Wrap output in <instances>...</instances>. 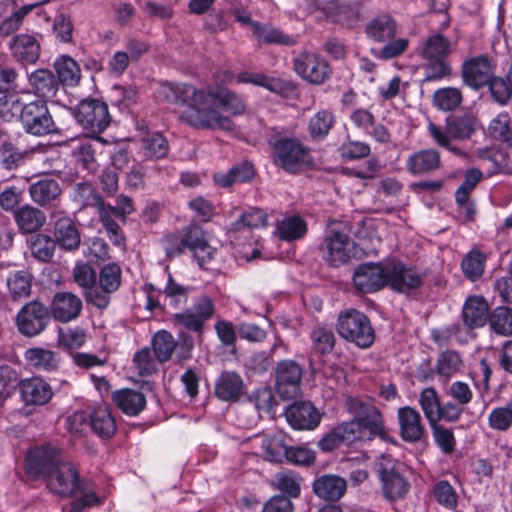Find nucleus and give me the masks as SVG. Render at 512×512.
I'll list each match as a JSON object with an SVG mask.
<instances>
[{
	"label": "nucleus",
	"instance_id": "nucleus-1",
	"mask_svg": "<svg viewBox=\"0 0 512 512\" xmlns=\"http://www.w3.org/2000/svg\"><path fill=\"white\" fill-rule=\"evenodd\" d=\"M155 95L159 102L183 106L180 120L201 130H233L234 123L219 108L230 115L243 114L246 108L241 96L224 87L197 88L187 83L164 82Z\"/></svg>",
	"mask_w": 512,
	"mask_h": 512
},
{
	"label": "nucleus",
	"instance_id": "nucleus-2",
	"mask_svg": "<svg viewBox=\"0 0 512 512\" xmlns=\"http://www.w3.org/2000/svg\"><path fill=\"white\" fill-rule=\"evenodd\" d=\"M397 32V23L388 13H378L370 17L365 26L366 37L375 43H385L379 52L382 59H392L401 55L408 46L405 38L394 39Z\"/></svg>",
	"mask_w": 512,
	"mask_h": 512
},
{
	"label": "nucleus",
	"instance_id": "nucleus-3",
	"mask_svg": "<svg viewBox=\"0 0 512 512\" xmlns=\"http://www.w3.org/2000/svg\"><path fill=\"white\" fill-rule=\"evenodd\" d=\"M268 142L274 163L289 173H297L311 163L309 150L296 138L273 135Z\"/></svg>",
	"mask_w": 512,
	"mask_h": 512
},
{
	"label": "nucleus",
	"instance_id": "nucleus-4",
	"mask_svg": "<svg viewBox=\"0 0 512 512\" xmlns=\"http://www.w3.org/2000/svg\"><path fill=\"white\" fill-rule=\"evenodd\" d=\"M337 332L361 348L370 347L375 338L369 318L356 309H348L339 314Z\"/></svg>",
	"mask_w": 512,
	"mask_h": 512
},
{
	"label": "nucleus",
	"instance_id": "nucleus-5",
	"mask_svg": "<svg viewBox=\"0 0 512 512\" xmlns=\"http://www.w3.org/2000/svg\"><path fill=\"white\" fill-rule=\"evenodd\" d=\"M354 250V242L349 234L339 228H329L318 246L320 257L328 265L338 267L347 263Z\"/></svg>",
	"mask_w": 512,
	"mask_h": 512
},
{
	"label": "nucleus",
	"instance_id": "nucleus-6",
	"mask_svg": "<svg viewBox=\"0 0 512 512\" xmlns=\"http://www.w3.org/2000/svg\"><path fill=\"white\" fill-rule=\"evenodd\" d=\"M122 270L116 263L104 265L97 276L96 287L85 294L86 301L98 309H106L114 294L121 285Z\"/></svg>",
	"mask_w": 512,
	"mask_h": 512
},
{
	"label": "nucleus",
	"instance_id": "nucleus-7",
	"mask_svg": "<svg viewBox=\"0 0 512 512\" xmlns=\"http://www.w3.org/2000/svg\"><path fill=\"white\" fill-rule=\"evenodd\" d=\"M64 461L59 447L46 443L30 449L26 456V472L33 478L46 479Z\"/></svg>",
	"mask_w": 512,
	"mask_h": 512
},
{
	"label": "nucleus",
	"instance_id": "nucleus-8",
	"mask_svg": "<svg viewBox=\"0 0 512 512\" xmlns=\"http://www.w3.org/2000/svg\"><path fill=\"white\" fill-rule=\"evenodd\" d=\"M20 120L25 131L35 136L57 132L45 100H35L25 104L21 109Z\"/></svg>",
	"mask_w": 512,
	"mask_h": 512
},
{
	"label": "nucleus",
	"instance_id": "nucleus-9",
	"mask_svg": "<svg viewBox=\"0 0 512 512\" xmlns=\"http://www.w3.org/2000/svg\"><path fill=\"white\" fill-rule=\"evenodd\" d=\"M50 311L37 300L26 303L16 316L18 331L26 337L40 335L50 323Z\"/></svg>",
	"mask_w": 512,
	"mask_h": 512
},
{
	"label": "nucleus",
	"instance_id": "nucleus-10",
	"mask_svg": "<svg viewBox=\"0 0 512 512\" xmlns=\"http://www.w3.org/2000/svg\"><path fill=\"white\" fill-rule=\"evenodd\" d=\"M75 118L88 132L102 133L110 124L108 105L97 99L82 100L75 110Z\"/></svg>",
	"mask_w": 512,
	"mask_h": 512
},
{
	"label": "nucleus",
	"instance_id": "nucleus-11",
	"mask_svg": "<svg viewBox=\"0 0 512 512\" xmlns=\"http://www.w3.org/2000/svg\"><path fill=\"white\" fill-rule=\"evenodd\" d=\"M303 367L294 360H282L274 369L275 390L283 399L296 398L300 393Z\"/></svg>",
	"mask_w": 512,
	"mask_h": 512
},
{
	"label": "nucleus",
	"instance_id": "nucleus-12",
	"mask_svg": "<svg viewBox=\"0 0 512 512\" xmlns=\"http://www.w3.org/2000/svg\"><path fill=\"white\" fill-rule=\"evenodd\" d=\"M496 66L495 59L486 54L469 58L462 64L463 82L474 90H480L492 78Z\"/></svg>",
	"mask_w": 512,
	"mask_h": 512
},
{
	"label": "nucleus",
	"instance_id": "nucleus-13",
	"mask_svg": "<svg viewBox=\"0 0 512 512\" xmlns=\"http://www.w3.org/2000/svg\"><path fill=\"white\" fill-rule=\"evenodd\" d=\"M214 312L213 300L207 295H202L194 302L192 308L176 313L172 320L177 326L202 333L205 322L212 318Z\"/></svg>",
	"mask_w": 512,
	"mask_h": 512
},
{
	"label": "nucleus",
	"instance_id": "nucleus-14",
	"mask_svg": "<svg viewBox=\"0 0 512 512\" xmlns=\"http://www.w3.org/2000/svg\"><path fill=\"white\" fill-rule=\"evenodd\" d=\"M294 70L303 80L313 85H322L331 76L329 63L311 52H303L294 59Z\"/></svg>",
	"mask_w": 512,
	"mask_h": 512
},
{
	"label": "nucleus",
	"instance_id": "nucleus-15",
	"mask_svg": "<svg viewBox=\"0 0 512 512\" xmlns=\"http://www.w3.org/2000/svg\"><path fill=\"white\" fill-rule=\"evenodd\" d=\"M45 480L48 488L61 497H70L82 490L76 467L65 460Z\"/></svg>",
	"mask_w": 512,
	"mask_h": 512
},
{
	"label": "nucleus",
	"instance_id": "nucleus-16",
	"mask_svg": "<svg viewBox=\"0 0 512 512\" xmlns=\"http://www.w3.org/2000/svg\"><path fill=\"white\" fill-rule=\"evenodd\" d=\"M356 289L363 293H373L388 285L386 263H364L357 267L353 275Z\"/></svg>",
	"mask_w": 512,
	"mask_h": 512
},
{
	"label": "nucleus",
	"instance_id": "nucleus-17",
	"mask_svg": "<svg viewBox=\"0 0 512 512\" xmlns=\"http://www.w3.org/2000/svg\"><path fill=\"white\" fill-rule=\"evenodd\" d=\"M388 285L395 291L406 293L422 285L421 274L413 267L405 266L398 261L386 262Z\"/></svg>",
	"mask_w": 512,
	"mask_h": 512
},
{
	"label": "nucleus",
	"instance_id": "nucleus-18",
	"mask_svg": "<svg viewBox=\"0 0 512 512\" xmlns=\"http://www.w3.org/2000/svg\"><path fill=\"white\" fill-rule=\"evenodd\" d=\"M82 309V299L68 291L55 293L49 307L50 316L60 323H68L77 319Z\"/></svg>",
	"mask_w": 512,
	"mask_h": 512
},
{
	"label": "nucleus",
	"instance_id": "nucleus-19",
	"mask_svg": "<svg viewBox=\"0 0 512 512\" xmlns=\"http://www.w3.org/2000/svg\"><path fill=\"white\" fill-rule=\"evenodd\" d=\"M287 422L296 430H312L321 420L318 410L309 402H295L285 411Z\"/></svg>",
	"mask_w": 512,
	"mask_h": 512
},
{
	"label": "nucleus",
	"instance_id": "nucleus-20",
	"mask_svg": "<svg viewBox=\"0 0 512 512\" xmlns=\"http://www.w3.org/2000/svg\"><path fill=\"white\" fill-rule=\"evenodd\" d=\"M400 434L404 441L416 443L425 434V426L420 413L413 407L405 406L397 412Z\"/></svg>",
	"mask_w": 512,
	"mask_h": 512
},
{
	"label": "nucleus",
	"instance_id": "nucleus-21",
	"mask_svg": "<svg viewBox=\"0 0 512 512\" xmlns=\"http://www.w3.org/2000/svg\"><path fill=\"white\" fill-rule=\"evenodd\" d=\"M28 193L35 204L47 207L60 200L62 188L56 179L44 176L29 185Z\"/></svg>",
	"mask_w": 512,
	"mask_h": 512
},
{
	"label": "nucleus",
	"instance_id": "nucleus-22",
	"mask_svg": "<svg viewBox=\"0 0 512 512\" xmlns=\"http://www.w3.org/2000/svg\"><path fill=\"white\" fill-rule=\"evenodd\" d=\"M184 247L193 251L199 265L202 267L209 261L214 249L208 244L204 230L197 225H190L182 231Z\"/></svg>",
	"mask_w": 512,
	"mask_h": 512
},
{
	"label": "nucleus",
	"instance_id": "nucleus-23",
	"mask_svg": "<svg viewBox=\"0 0 512 512\" xmlns=\"http://www.w3.org/2000/svg\"><path fill=\"white\" fill-rule=\"evenodd\" d=\"M53 240L55 244L66 251H74L81 243V233L78 224L70 217L64 216L54 223Z\"/></svg>",
	"mask_w": 512,
	"mask_h": 512
},
{
	"label": "nucleus",
	"instance_id": "nucleus-24",
	"mask_svg": "<svg viewBox=\"0 0 512 512\" xmlns=\"http://www.w3.org/2000/svg\"><path fill=\"white\" fill-rule=\"evenodd\" d=\"M441 165V157L435 149H423L412 153L406 160V168L414 176L430 174Z\"/></svg>",
	"mask_w": 512,
	"mask_h": 512
},
{
	"label": "nucleus",
	"instance_id": "nucleus-25",
	"mask_svg": "<svg viewBox=\"0 0 512 512\" xmlns=\"http://www.w3.org/2000/svg\"><path fill=\"white\" fill-rule=\"evenodd\" d=\"M9 47L13 57L21 63L34 64L39 59L40 44L33 35H17Z\"/></svg>",
	"mask_w": 512,
	"mask_h": 512
},
{
	"label": "nucleus",
	"instance_id": "nucleus-26",
	"mask_svg": "<svg viewBox=\"0 0 512 512\" xmlns=\"http://www.w3.org/2000/svg\"><path fill=\"white\" fill-rule=\"evenodd\" d=\"M20 391L26 404L32 405H44L53 395L50 385L38 377L22 380Z\"/></svg>",
	"mask_w": 512,
	"mask_h": 512
},
{
	"label": "nucleus",
	"instance_id": "nucleus-27",
	"mask_svg": "<svg viewBox=\"0 0 512 512\" xmlns=\"http://www.w3.org/2000/svg\"><path fill=\"white\" fill-rule=\"evenodd\" d=\"M346 489V480L332 474L322 475L313 483L314 493L326 501L339 500L345 494Z\"/></svg>",
	"mask_w": 512,
	"mask_h": 512
},
{
	"label": "nucleus",
	"instance_id": "nucleus-28",
	"mask_svg": "<svg viewBox=\"0 0 512 512\" xmlns=\"http://www.w3.org/2000/svg\"><path fill=\"white\" fill-rule=\"evenodd\" d=\"M239 83H250L256 86L264 87L270 92L286 95L295 89L292 82L277 77H269L262 73L242 72L237 76Z\"/></svg>",
	"mask_w": 512,
	"mask_h": 512
},
{
	"label": "nucleus",
	"instance_id": "nucleus-29",
	"mask_svg": "<svg viewBox=\"0 0 512 512\" xmlns=\"http://www.w3.org/2000/svg\"><path fill=\"white\" fill-rule=\"evenodd\" d=\"M489 317V306L483 297H469L462 309L464 324L473 329L486 324Z\"/></svg>",
	"mask_w": 512,
	"mask_h": 512
},
{
	"label": "nucleus",
	"instance_id": "nucleus-30",
	"mask_svg": "<svg viewBox=\"0 0 512 512\" xmlns=\"http://www.w3.org/2000/svg\"><path fill=\"white\" fill-rule=\"evenodd\" d=\"M28 82L34 93L41 100L53 98L59 90V81L48 69H37L28 77Z\"/></svg>",
	"mask_w": 512,
	"mask_h": 512
},
{
	"label": "nucleus",
	"instance_id": "nucleus-31",
	"mask_svg": "<svg viewBox=\"0 0 512 512\" xmlns=\"http://www.w3.org/2000/svg\"><path fill=\"white\" fill-rule=\"evenodd\" d=\"M14 218L22 233H35L46 223V214L41 209L29 204L17 208Z\"/></svg>",
	"mask_w": 512,
	"mask_h": 512
},
{
	"label": "nucleus",
	"instance_id": "nucleus-32",
	"mask_svg": "<svg viewBox=\"0 0 512 512\" xmlns=\"http://www.w3.org/2000/svg\"><path fill=\"white\" fill-rule=\"evenodd\" d=\"M255 174L254 165L251 162L243 161L232 166L226 173H215L213 179L218 186L228 188L235 183L251 181Z\"/></svg>",
	"mask_w": 512,
	"mask_h": 512
},
{
	"label": "nucleus",
	"instance_id": "nucleus-33",
	"mask_svg": "<svg viewBox=\"0 0 512 512\" xmlns=\"http://www.w3.org/2000/svg\"><path fill=\"white\" fill-rule=\"evenodd\" d=\"M89 424L93 432L104 440L111 439L117 430L115 418L106 406H99L91 412Z\"/></svg>",
	"mask_w": 512,
	"mask_h": 512
},
{
	"label": "nucleus",
	"instance_id": "nucleus-34",
	"mask_svg": "<svg viewBox=\"0 0 512 512\" xmlns=\"http://www.w3.org/2000/svg\"><path fill=\"white\" fill-rule=\"evenodd\" d=\"M379 475L382 481L383 493L386 498L397 500L407 494L409 483L394 468H382L379 471Z\"/></svg>",
	"mask_w": 512,
	"mask_h": 512
},
{
	"label": "nucleus",
	"instance_id": "nucleus-35",
	"mask_svg": "<svg viewBox=\"0 0 512 512\" xmlns=\"http://www.w3.org/2000/svg\"><path fill=\"white\" fill-rule=\"evenodd\" d=\"M24 356L27 363L38 371L52 372L57 370L60 364L57 352L41 347L27 349Z\"/></svg>",
	"mask_w": 512,
	"mask_h": 512
},
{
	"label": "nucleus",
	"instance_id": "nucleus-36",
	"mask_svg": "<svg viewBox=\"0 0 512 512\" xmlns=\"http://www.w3.org/2000/svg\"><path fill=\"white\" fill-rule=\"evenodd\" d=\"M453 51L451 41L440 33H432L422 43L420 55L423 59H447Z\"/></svg>",
	"mask_w": 512,
	"mask_h": 512
},
{
	"label": "nucleus",
	"instance_id": "nucleus-37",
	"mask_svg": "<svg viewBox=\"0 0 512 512\" xmlns=\"http://www.w3.org/2000/svg\"><path fill=\"white\" fill-rule=\"evenodd\" d=\"M253 37L265 44H277L292 46L296 44V38L285 34L270 23H252Z\"/></svg>",
	"mask_w": 512,
	"mask_h": 512
},
{
	"label": "nucleus",
	"instance_id": "nucleus-38",
	"mask_svg": "<svg viewBox=\"0 0 512 512\" xmlns=\"http://www.w3.org/2000/svg\"><path fill=\"white\" fill-rule=\"evenodd\" d=\"M243 390V380L235 372H223L215 385L216 396L223 401H234L239 398Z\"/></svg>",
	"mask_w": 512,
	"mask_h": 512
},
{
	"label": "nucleus",
	"instance_id": "nucleus-39",
	"mask_svg": "<svg viewBox=\"0 0 512 512\" xmlns=\"http://www.w3.org/2000/svg\"><path fill=\"white\" fill-rule=\"evenodd\" d=\"M112 398L117 407L130 416L138 415L146 406L145 396L141 392L132 389L116 391Z\"/></svg>",
	"mask_w": 512,
	"mask_h": 512
},
{
	"label": "nucleus",
	"instance_id": "nucleus-40",
	"mask_svg": "<svg viewBox=\"0 0 512 512\" xmlns=\"http://www.w3.org/2000/svg\"><path fill=\"white\" fill-rule=\"evenodd\" d=\"M101 146L100 138H93L82 141L73 150L76 161L88 172H95L97 169V154Z\"/></svg>",
	"mask_w": 512,
	"mask_h": 512
},
{
	"label": "nucleus",
	"instance_id": "nucleus-41",
	"mask_svg": "<svg viewBox=\"0 0 512 512\" xmlns=\"http://www.w3.org/2000/svg\"><path fill=\"white\" fill-rule=\"evenodd\" d=\"M72 200L79 205L80 208L95 207L98 209V212L101 208L106 207L97 189L87 181L75 184Z\"/></svg>",
	"mask_w": 512,
	"mask_h": 512
},
{
	"label": "nucleus",
	"instance_id": "nucleus-42",
	"mask_svg": "<svg viewBox=\"0 0 512 512\" xmlns=\"http://www.w3.org/2000/svg\"><path fill=\"white\" fill-rule=\"evenodd\" d=\"M25 153L13 143L9 134L0 130V166L6 170L16 169L23 161Z\"/></svg>",
	"mask_w": 512,
	"mask_h": 512
},
{
	"label": "nucleus",
	"instance_id": "nucleus-43",
	"mask_svg": "<svg viewBox=\"0 0 512 512\" xmlns=\"http://www.w3.org/2000/svg\"><path fill=\"white\" fill-rule=\"evenodd\" d=\"M356 421L360 424V428L364 433L369 431L370 436H379L386 438V430L383 424V417L380 411L374 406H366Z\"/></svg>",
	"mask_w": 512,
	"mask_h": 512
},
{
	"label": "nucleus",
	"instance_id": "nucleus-44",
	"mask_svg": "<svg viewBox=\"0 0 512 512\" xmlns=\"http://www.w3.org/2000/svg\"><path fill=\"white\" fill-rule=\"evenodd\" d=\"M54 68L57 72L59 83L67 86H75L81 78V70L77 62L69 56L59 57L55 63Z\"/></svg>",
	"mask_w": 512,
	"mask_h": 512
},
{
	"label": "nucleus",
	"instance_id": "nucleus-45",
	"mask_svg": "<svg viewBox=\"0 0 512 512\" xmlns=\"http://www.w3.org/2000/svg\"><path fill=\"white\" fill-rule=\"evenodd\" d=\"M418 402L430 426L437 424L441 405L437 391L432 387L423 389Z\"/></svg>",
	"mask_w": 512,
	"mask_h": 512
},
{
	"label": "nucleus",
	"instance_id": "nucleus-46",
	"mask_svg": "<svg viewBox=\"0 0 512 512\" xmlns=\"http://www.w3.org/2000/svg\"><path fill=\"white\" fill-rule=\"evenodd\" d=\"M488 131L494 139L512 146V117L508 112L497 114L491 120Z\"/></svg>",
	"mask_w": 512,
	"mask_h": 512
},
{
	"label": "nucleus",
	"instance_id": "nucleus-47",
	"mask_svg": "<svg viewBox=\"0 0 512 512\" xmlns=\"http://www.w3.org/2000/svg\"><path fill=\"white\" fill-rule=\"evenodd\" d=\"M463 361L458 352L446 350L440 354L436 363V373L439 377L447 381L453 375L460 371Z\"/></svg>",
	"mask_w": 512,
	"mask_h": 512
},
{
	"label": "nucleus",
	"instance_id": "nucleus-48",
	"mask_svg": "<svg viewBox=\"0 0 512 512\" xmlns=\"http://www.w3.org/2000/svg\"><path fill=\"white\" fill-rule=\"evenodd\" d=\"M491 98L500 106H507L512 100V85L504 76L493 75L486 84Z\"/></svg>",
	"mask_w": 512,
	"mask_h": 512
},
{
	"label": "nucleus",
	"instance_id": "nucleus-49",
	"mask_svg": "<svg viewBox=\"0 0 512 512\" xmlns=\"http://www.w3.org/2000/svg\"><path fill=\"white\" fill-rule=\"evenodd\" d=\"M462 92L455 87H445L434 92L433 103L442 111H452L462 102Z\"/></svg>",
	"mask_w": 512,
	"mask_h": 512
},
{
	"label": "nucleus",
	"instance_id": "nucleus-50",
	"mask_svg": "<svg viewBox=\"0 0 512 512\" xmlns=\"http://www.w3.org/2000/svg\"><path fill=\"white\" fill-rule=\"evenodd\" d=\"M280 238L293 241L302 238L307 232L305 221L299 216L284 218L278 223Z\"/></svg>",
	"mask_w": 512,
	"mask_h": 512
},
{
	"label": "nucleus",
	"instance_id": "nucleus-51",
	"mask_svg": "<svg viewBox=\"0 0 512 512\" xmlns=\"http://www.w3.org/2000/svg\"><path fill=\"white\" fill-rule=\"evenodd\" d=\"M446 120L448 123V133L453 139H467L475 131V120L471 116H449Z\"/></svg>",
	"mask_w": 512,
	"mask_h": 512
},
{
	"label": "nucleus",
	"instance_id": "nucleus-52",
	"mask_svg": "<svg viewBox=\"0 0 512 512\" xmlns=\"http://www.w3.org/2000/svg\"><path fill=\"white\" fill-rule=\"evenodd\" d=\"M491 329L499 335L512 334V310L509 307L495 308L488 317Z\"/></svg>",
	"mask_w": 512,
	"mask_h": 512
},
{
	"label": "nucleus",
	"instance_id": "nucleus-53",
	"mask_svg": "<svg viewBox=\"0 0 512 512\" xmlns=\"http://www.w3.org/2000/svg\"><path fill=\"white\" fill-rule=\"evenodd\" d=\"M7 286L13 300L27 298L31 292V277L25 271H17L7 278Z\"/></svg>",
	"mask_w": 512,
	"mask_h": 512
},
{
	"label": "nucleus",
	"instance_id": "nucleus-54",
	"mask_svg": "<svg viewBox=\"0 0 512 512\" xmlns=\"http://www.w3.org/2000/svg\"><path fill=\"white\" fill-rule=\"evenodd\" d=\"M152 344L154 354L159 362L169 360L176 347L172 334L165 330L159 331L154 335Z\"/></svg>",
	"mask_w": 512,
	"mask_h": 512
},
{
	"label": "nucleus",
	"instance_id": "nucleus-55",
	"mask_svg": "<svg viewBox=\"0 0 512 512\" xmlns=\"http://www.w3.org/2000/svg\"><path fill=\"white\" fill-rule=\"evenodd\" d=\"M486 256L480 251L469 252L461 263L464 275L471 281L480 278L484 272Z\"/></svg>",
	"mask_w": 512,
	"mask_h": 512
},
{
	"label": "nucleus",
	"instance_id": "nucleus-56",
	"mask_svg": "<svg viewBox=\"0 0 512 512\" xmlns=\"http://www.w3.org/2000/svg\"><path fill=\"white\" fill-rule=\"evenodd\" d=\"M272 485L289 497H298L300 494V478L292 471L277 473Z\"/></svg>",
	"mask_w": 512,
	"mask_h": 512
},
{
	"label": "nucleus",
	"instance_id": "nucleus-57",
	"mask_svg": "<svg viewBox=\"0 0 512 512\" xmlns=\"http://www.w3.org/2000/svg\"><path fill=\"white\" fill-rule=\"evenodd\" d=\"M142 150L149 159H160L168 152V142L159 133L148 135L142 140Z\"/></svg>",
	"mask_w": 512,
	"mask_h": 512
},
{
	"label": "nucleus",
	"instance_id": "nucleus-58",
	"mask_svg": "<svg viewBox=\"0 0 512 512\" xmlns=\"http://www.w3.org/2000/svg\"><path fill=\"white\" fill-rule=\"evenodd\" d=\"M55 245L53 238L44 234H37L30 241L32 255L43 262L52 259Z\"/></svg>",
	"mask_w": 512,
	"mask_h": 512
},
{
	"label": "nucleus",
	"instance_id": "nucleus-59",
	"mask_svg": "<svg viewBox=\"0 0 512 512\" xmlns=\"http://www.w3.org/2000/svg\"><path fill=\"white\" fill-rule=\"evenodd\" d=\"M261 447L264 451V458L270 462H281L285 458L287 445L282 435L263 438Z\"/></svg>",
	"mask_w": 512,
	"mask_h": 512
},
{
	"label": "nucleus",
	"instance_id": "nucleus-60",
	"mask_svg": "<svg viewBox=\"0 0 512 512\" xmlns=\"http://www.w3.org/2000/svg\"><path fill=\"white\" fill-rule=\"evenodd\" d=\"M267 226V214L258 209L250 208L248 211L243 213L241 217L232 223V229L235 231L243 228L257 229Z\"/></svg>",
	"mask_w": 512,
	"mask_h": 512
},
{
	"label": "nucleus",
	"instance_id": "nucleus-61",
	"mask_svg": "<svg viewBox=\"0 0 512 512\" xmlns=\"http://www.w3.org/2000/svg\"><path fill=\"white\" fill-rule=\"evenodd\" d=\"M74 282L85 293H90L96 287L97 274L92 266L87 263L77 264L72 271Z\"/></svg>",
	"mask_w": 512,
	"mask_h": 512
},
{
	"label": "nucleus",
	"instance_id": "nucleus-62",
	"mask_svg": "<svg viewBox=\"0 0 512 512\" xmlns=\"http://www.w3.org/2000/svg\"><path fill=\"white\" fill-rule=\"evenodd\" d=\"M313 349L320 354L330 353L335 345V336L331 329L318 326L311 332Z\"/></svg>",
	"mask_w": 512,
	"mask_h": 512
},
{
	"label": "nucleus",
	"instance_id": "nucleus-63",
	"mask_svg": "<svg viewBox=\"0 0 512 512\" xmlns=\"http://www.w3.org/2000/svg\"><path fill=\"white\" fill-rule=\"evenodd\" d=\"M424 81L430 82L451 75L452 68L447 59H424Z\"/></svg>",
	"mask_w": 512,
	"mask_h": 512
},
{
	"label": "nucleus",
	"instance_id": "nucleus-64",
	"mask_svg": "<svg viewBox=\"0 0 512 512\" xmlns=\"http://www.w3.org/2000/svg\"><path fill=\"white\" fill-rule=\"evenodd\" d=\"M491 428L506 431L512 425V399L502 407L493 409L488 417Z\"/></svg>",
	"mask_w": 512,
	"mask_h": 512
}]
</instances>
